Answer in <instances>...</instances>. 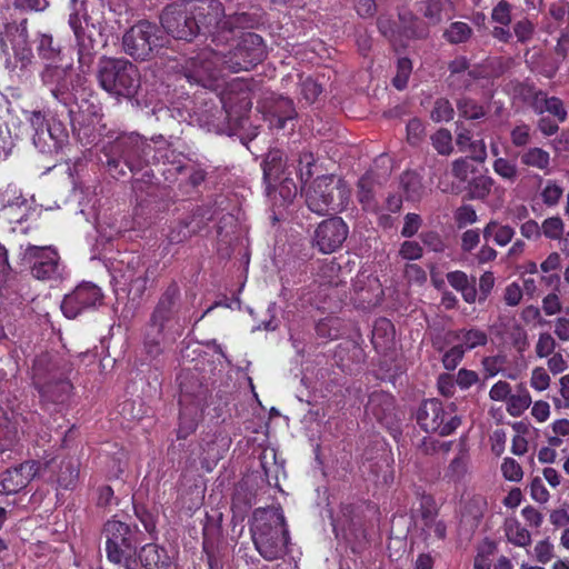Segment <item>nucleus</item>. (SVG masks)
I'll return each instance as SVG.
<instances>
[{"instance_id":"obj_1","label":"nucleus","mask_w":569,"mask_h":569,"mask_svg":"<svg viewBox=\"0 0 569 569\" xmlns=\"http://www.w3.org/2000/svg\"><path fill=\"white\" fill-rule=\"evenodd\" d=\"M233 33L224 34L223 41L214 49L203 48L186 61L183 72L190 83L217 89L224 70L248 71L263 60L266 47L260 36L246 32L236 39Z\"/></svg>"},{"instance_id":"obj_2","label":"nucleus","mask_w":569,"mask_h":569,"mask_svg":"<svg viewBox=\"0 0 569 569\" xmlns=\"http://www.w3.org/2000/svg\"><path fill=\"white\" fill-rule=\"evenodd\" d=\"M41 81L54 99L69 107L73 121L91 123L99 116L98 104L87 99L86 78L71 66L47 64Z\"/></svg>"},{"instance_id":"obj_3","label":"nucleus","mask_w":569,"mask_h":569,"mask_svg":"<svg viewBox=\"0 0 569 569\" xmlns=\"http://www.w3.org/2000/svg\"><path fill=\"white\" fill-rule=\"evenodd\" d=\"M256 550L267 561L282 558L289 543V531L281 508H259L250 526Z\"/></svg>"},{"instance_id":"obj_4","label":"nucleus","mask_w":569,"mask_h":569,"mask_svg":"<svg viewBox=\"0 0 569 569\" xmlns=\"http://www.w3.org/2000/svg\"><path fill=\"white\" fill-rule=\"evenodd\" d=\"M183 13V11H181ZM184 12L193 13L200 30H207L216 47L231 34L233 27H252V21L247 13L226 14L222 3L218 0H187Z\"/></svg>"},{"instance_id":"obj_5","label":"nucleus","mask_w":569,"mask_h":569,"mask_svg":"<svg viewBox=\"0 0 569 569\" xmlns=\"http://www.w3.org/2000/svg\"><path fill=\"white\" fill-rule=\"evenodd\" d=\"M97 78L100 87L117 99L134 98L141 84L139 70L126 59H101Z\"/></svg>"},{"instance_id":"obj_6","label":"nucleus","mask_w":569,"mask_h":569,"mask_svg":"<svg viewBox=\"0 0 569 569\" xmlns=\"http://www.w3.org/2000/svg\"><path fill=\"white\" fill-rule=\"evenodd\" d=\"M349 199L350 189L347 183L332 174L318 177L306 190L308 208L318 214L342 211Z\"/></svg>"},{"instance_id":"obj_7","label":"nucleus","mask_w":569,"mask_h":569,"mask_svg":"<svg viewBox=\"0 0 569 569\" xmlns=\"http://www.w3.org/2000/svg\"><path fill=\"white\" fill-rule=\"evenodd\" d=\"M179 289L170 286L160 297L146 335V346H159L171 332L174 331L178 321L176 319Z\"/></svg>"},{"instance_id":"obj_8","label":"nucleus","mask_w":569,"mask_h":569,"mask_svg":"<svg viewBox=\"0 0 569 569\" xmlns=\"http://www.w3.org/2000/svg\"><path fill=\"white\" fill-rule=\"evenodd\" d=\"M104 535L108 560L117 565L123 563L126 569H136L134 533L130 527L124 522L110 520L104 526Z\"/></svg>"},{"instance_id":"obj_9","label":"nucleus","mask_w":569,"mask_h":569,"mask_svg":"<svg viewBox=\"0 0 569 569\" xmlns=\"http://www.w3.org/2000/svg\"><path fill=\"white\" fill-rule=\"evenodd\" d=\"M167 38L154 23L140 21L131 27L122 38L124 51L134 59L146 60L154 50L166 44Z\"/></svg>"},{"instance_id":"obj_10","label":"nucleus","mask_w":569,"mask_h":569,"mask_svg":"<svg viewBox=\"0 0 569 569\" xmlns=\"http://www.w3.org/2000/svg\"><path fill=\"white\" fill-rule=\"evenodd\" d=\"M417 422L426 432L448 436L459 427L461 421L452 405L443 406L437 399H429L419 407Z\"/></svg>"},{"instance_id":"obj_11","label":"nucleus","mask_w":569,"mask_h":569,"mask_svg":"<svg viewBox=\"0 0 569 569\" xmlns=\"http://www.w3.org/2000/svg\"><path fill=\"white\" fill-rule=\"evenodd\" d=\"M33 131L32 142L41 152H52L61 148L68 138L63 123L54 118L46 119L41 111L24 112Z\"/></svg>"},{"instance_id":"obj_12","label":"nucleus","mask_w":569,"mask_h":569,"mask_svg":"<svg viewBox=\"0 0 569 569\" xmlns=\"http://www.w3.org/2000/svg\"><path fill=\"white\" fill-rule=\"evenodd\" d=\"M122 267L116 269L113 278L133 298H140L150 280L149 267L139 254L128 253L120 261Z\"/></svg>"},{"instance_id":"obj_13","label":"nucleus","mask_w":569,"mask_h":569,"mask_svg":"<svg viewBox=\"0 0 569 569\" xmlns=\"http://www.w3.org/2000/svg\"><path fill=\"white\" fill-rule=\"evenodd\" d=\"M187 9V0L168 6L161 14L163 29L176 39L190 41L200 31V24L193 13L181 12Z\"/></svg>"},{"instance_id":"obj_14","label":"nucleus","mask_w":569,"mask_h":569,"mask_svg":"<svg viewBox=\"0 0 569 569\" xmlns=\"http://www.w3.org/2000/svg\"><path fill=\"white\" fill-rule=\"evenodd\" d=\"M26 258L32 261L31 272L39 280H58L62 277L63 266L57 250L52 247L29 244Z\"/></svg>"},{"instance_id":"obj_15","label":"nucleus","mask_w":569,"mask_h":569,"mask_svg":"<svg viewBox=\"0 0 569 569\" xmlns=\"http://www.w3.org/2000/svg\"><path fill=\"white\" fill-rule=\"evenodd\" d=\"M49 463L31 460L6 470L0 475V493L12 495L19 492L31 479L43 476Z\"/></svg>"},{"instance_id":"obj_16","label":"nucleus","mask_w":569,"mask_h":569,"mask_svg":"<svg viewBox=\"0 0 569 569\" xmlns=\"http://www.w3.org/2000/svg\"><path fill=\"white\" fill-rule=\"evenodd\" d=\"M71 13L69 16V26L71 27L79 51L81 53L89 52L93 49L92 30L96 29V24L99 22L98 19L88 14V3L71 0Z\"/></svg>"},{"instance_id":"obj_17","label":"nucleus","mask_w":569,"mask_h":569,"mask_svg":"<svg viewBox=\"0 0 569 569\" xmlns=\"http://www.w3.org/2000/svg\"><path fill=\"white\" fill-rule=\"evenodd\" d=\"M102 295L99 287L91 282H84L64 297L61 302V310L67 318L73 319L83 310L100 303Z\"/></svg>"},{"instance_id":"obj_18","label":"nucleus","mask_w":569,"mask_h":569,"mask_svg":"<svg viewBox=\"0 0 569 569\" xmlns=\"http://www.w3.org/2000/svg\"><path fill=\"white\" fill-rule=\"evenodd\" d=\"M348 232V226L341 218H330L317 227L313 241L322 253H331L342 246Z\"/></svg>"},{"instance_id":"obj_19","label":"nucleus","mask_w":569,"mask_h":569,"mask_svg":"<svg viewBox=\"0 0 569 569\" xmlns=\"http://www.w3.org/2000/svg\"><path fill=\"white\" fill-rule=\"evenodd\" d=\"M204 400V391L199 388V392L192 398L191 393L187 390L186 386L181 382V425L178 430L179 438H186L190 432L196 429V420L199 412L202 410Z\"/></svg>"},{"instance_id":"obj_20","label":"nucleus","mask_w":569,"mask_h":569,"mask_svg":"<svg viewBox=\"0 0 569 569\" xmlns=\"http://www.w3.org/2000/svg\"><path fill=\"white\" fill-rule=\"evenodd\" d=\"M422 511V531L428 542L443 540L447 532V526L443 520L437 517L435 501L431 497L425 496L421 499Z\"/></svg>"},{"instance_id":"obj_21","label":"nucleus","mask_w":569,"mask_h":569,"mask_svg":"<svg viewBox=\"0 0 569 569\" xmlns=\"http://www.w3.org/2000/svg\"><path fill=\"white\" fill-rule=\"evenodd\" d=\"M119 144L127 148L122 157L131 171L134 169V157L143 156L144 158H148L151 151L157 150V148L152 147L150 143L144 141L139 134L134 133L130 134L127 138H122L119 141Z\"/></svg>"},{"instance_id":"obj_22","label":"nucleus","mask_w":569,"mask_h":569,"mask_svg":"<svg viewBox=\"0 0 569 569\" xmlns=\"http://www.w3.org/2000/svg\"><path fill=\"white\" fill-rule=\"evenodd\" d=\"M56 369V366L49 362L47 356L36 359L32 367L33 380L43 393L51 392V385L57 378Z\"/></svg>"},{"instance_id":"obj_23","label":"nucleus","mask_w":569,"mask_h":569,"mask_svg":"<svg viewBox=\"0 0 569 569\" xmlns=\"http://www.w3.org/2000/svg\"><path fill=\"white\" fill-rule=\"evenodd\" d=\"M139 559L146 569H168L171 565V558L167 551L154 543L143 546Z\"/></svg>"},{"instance_id":"obj_24","label":"nucleus","mask_w":569,"mask_h":569,"mask_svg":"<svg viewBox=\"0 0 569 569\" xmlns=\"http://www.w3.org/2000/svg\"><path fill=\"white\" fill-rule=\"evenodd\" d=\"M521 164L550 173L551 171V156L540 147H529L520 153Z\"/></svg>"},{"instance_id":"obj_25","label":"nucleus","mask_w":569,"mask_h":569,"mask_svg":"<svg viewBox=\"0 0 569 569\" xmlns=\"http://www.w3.org/2000/svg\"><path fill=\"white\" fill-rule=\"evenodd\" d=\"M283 173L282 152L279 150L270 151L263 161V178L267 183L269 194L271 192V188L274 187V183L282 179L281 176Z\"/></svg>"},{"instance_id":"obj_26","label":"nucleus","mask_w":569,"mask_h":569,"mask_svg":"<svg viewBox=\"0 0 569 569\" xmlns=\"http://www.w3.org/2000/svg\"><path fill=\"white\" fill-rule=\"evenodd\" d=\"M455 340L463 351L483 347L489 341L488 333L477 327L463 328L455 332Z\"/></svg>"},{"instance_id":"obj_27","label":"nucleus","mask_w":569,"mask_h":569,"mask_svg":"<svg viewBox=\"0 0 569 569\" xmlns=\"http://www.w3.org/2000/svg\"><path fill=\"white\" fill-rule=\"evenodd\" d=\"M20 121L11 118L0 121V156L8 157L14 147L16 140L21 137Z\"/></svg>"},{"instance_id":"obj_28","label":"nucleus","mask_w":569,"mask_h":569,"mask_svg":"<svg viewBox=\"0 0 569 569\" xmlns=\"http://www.w3.org/2000/svg\"><path fill=\"white\" fill-rule=\"evenodd\" d=\"M154 144L158 147L157 150H154L153 161L162 162L163 164L168 163L172 167L171 169L162 170V173H166V171L170 172L171 170L181 172L184 169V157L181 153H176L167 147L166 141L161 138L159 141H154Z\"/></svg>"},{"instance_id":"obj_29","label":"nucleus","mask_w":569,"mask_h":569,"mask_svg":"<svg viewBox=\"0 0 569 569\" xmlns=\"http://www.w3.org/2000/svg\"><path fill=\"white\" fill-rule=\"evenodd\" d=\"M469 473V458L465 452H459L445 470L443 479L453 485H460Z\"/></svg>"},{"instance_id":"obj_30","label":"nucleus","mask_w":569,"mask_h":569,"mask_svg":"<svg viewBox=\"0 0 569 569\" xmlns=\"http://www.w3.org/2000/svg\"><path fill=\"white\" fill-rule=\"evenodd\" d=\"M395 340V327L388 319L376 321L372 330V343L376 349H389Z\"/></svg>"},{"instance_id":"obj_31","label":"nucleus","mask_w":569,"mask_h":569,"mask_svg":"<svg viewBox=\"0 0 569 569\" xmlns=\"http://www.w3.org/2000/svg\"><path fill=\"white\" fill-rule=\"evenodd\" d=\"M482 233L485 239L492 238L496 244L505 247L512 240L515 230L508 224H501L497 220H491L483 228Z\"/></svg>"},{"instance_id":"obj_32","label":"nucleus","mask_w":569,"mask_h":569,"mask_svg":"<svg viewBox=\"0 0 569 569\" xmlns=\"http://www.w3.org/2000/svg\"><path fill=\"white\" fill-rule=\"evenodd\" d=\"M531 403V396L529 391L523 388L517 393L510 395L506 402V410L511 417L518 418L522 416L527 409L530 408Z\"/></svg>"},{"instance_id":"obj_33","label":"nucleus","mask_w":569,"mask_h":569,"mask_svg":"<svg viewBox=\"0 0 569 569\" xmlns=\"http://www.w3.org/2000/svg\"><path fill=\"white\" fill-rule=\"evenodd\" d=\"M3 202H4V209L9 210V212H13L16 210L21 211V214L17 219L18 221H21L26 217V208H27V200L21 196V192L18 190L14 186H8L7 189L3 191Z\"/></svg>"},{"instance_id":"obj_34","label":"nucleus","mask_w":569,"mask_h":569,"mask_svg":"<svg viewBox=\"0 0 569 569\" xmlns=\"http://www.w3.org/2000/svg\"><path fill=\"white\" fill-rule=\"evenodd\" d=\"M270 124L278 129L283 128L286 126V121L293 118L295 109L292 101L287 98H280L277 101L276 109L270 111Z\"/></svg>"},{"instance_id":"obj_35","label":"nucleus","mask_w":569,"mask_h":569,"mask_svg":"<svg viewBox=\"0 0 569 569\" xmlns=\"http://www.w3.org/2000/svg\"><path fill=\"white\" fill-rule=\"evenodd\" d=\"M506 536L508 541L518 547H527L531 542L530 532L515 519L506 522Z\"/></svg>"},{"instance_id":"obj_36","label":"nucleus","mask_w":569,"mask_h":569,"mask_svg":"<svg viewBox=\"0 0 569 569\" xmlns=\"http://www.w3.org/2000/svg\"><path fill=\"white\" fill-rule=\"evenodd\" d=\"M401 184L408 200L416 201L422 194V184L420 177L415 172H406L401 177Z\"/></svg>"},{"instance_id":"obj_37","label":"nucleus","mask_w":569,"mask_h":569,"mask_svg":"<svg viewBox=\"0 0 569 569\" xmlns=\"http://www.w3.org/2000/svg\"><path fill=\"white\" fill-rule=\"evenodd\" d=\"M492 186V178L488 176L476 177L469 184V196L476 200H483L490 193Z\"/></svg>"},{"instance_id":"obj_38","label":"nucleus","mask_w":569,"mask_h":569,"mask_svg":"<svg viewBox=\"0 0 569 569\" xmlns=\"http://www.w3.org/2000/svg\"><path fill=\"white\" fill-rule=\"evenodd\" d=\"M358 199L366 209H375L373 201V179L370 174H365L358 182Z\"/></svg>"},{"instance_id":"obj_39","label":"nucleus","mask_w":569,"mask_h":569,"mask_svg":"<svg viewBox=\"0 0 569 569\" xmlns=\"http://www.w3.org/2000/svg\"><path fill=\"white\" fill-rule=\"evenodd\" d=\"M79 477V466L74 461L63 462L60 475L58 476V483L64 489H71L76 486Z\"/></svg>"},{"instance_id":"obj_40","label":"nucleus","mask_w":569,"mask_h":569,"mask_svg":"<svg viewBox=\"0 0 569 569\" xmlns=\"http://www.w3.org/2000/svg\"><path fill=\"white\" fill-rule=\"evenodd\" d=\"M13 51L17 59L21 61L22 67H26L31 62L32 50L28 44L26 30L19 31L17 39L13 43Z\"/></svg>"},{"instance_id":"obj_41","label":"nucleus","mask_w":569,"mask_h":569,"mask_svg":"<svg viewBox=\"0 0 569 569\" xmlns=\"http://www.w3.org/2000/svg\"><path fill=\"white\" fill-rule=\"evenodd\" d=\"M18 439L16 426L7 418L0 423V451L8 450Z\"/></svg>"},{"instance_id":"obj_42","label":"nucleus","mask_w":569,"mask_h":569,"mask_svg":"<svg viewBox=\"0 0 569 569\" xmlns=\"http://www.w3.org/2000/svg\"><path fill=\"white\" fill-rule=\"evenodd\" d=\"M471 28L465 22H453L446 30L445 37L451 43H461L471 37Z\"/></svg>"},{"instance_id":"obj_43","label":"nucleus","mask_w":569,"mask_h":569,"mask_svg":"<svg viewBox=\"0 0 569 569\" xmlns=\"http://www.w3.org/2000/svg\"><path fill=\"white\" fill-rule=\"evenodd\" d=\"M529 385L538 392L546 391L551 385V377L548 370L540 366L535 367L530 373Z\"/></svg>"},{"instance_id":"obj_44","label":"nucleus","mask_w":569,"mask_h":569,"mask_svg":"<svg viewBox=\"0 0 569 569\" xmlns=\"http://www.w3.org/2000/svg\"><path fill=\"white\" fill-rule=\"evenodd\" d=\"M563 189L553 180H548L540 191L542 202L548 207L556 206L562 197Z\"/></svg>"},{"instance_id":"obj_45","label":"nucleus","mask_w":569,"mask_h":569,"mask_svg":"<svg viewBox=\"0 0 569 569\" xmlns=\"http://www.w3.org/2000/svg\"><path fill=\"white\" fill-rule=\"evenodd\" d=\"M493 170L502 179L511 182L518 177V168L516 163L506 158L498 157L493 162Z\"/></svg>"},{"instance_id":"obj_46","label":"nucleus","mask_w":569,"mask_h":569,"mask_svg":"<svg viewBox=\"0 0 569 569\" xmlns=\"http://www.w3.org/2000/svg\"><path fill=\"white\" fill-rule=\"evenodd\" d=\"M418 10L432 26L438 24L441 21V2L439 0L421 1Z\"/></svg>"},{"instance_id":"obj_47","label":"nucleus","mask_w":569,"mask_h":569,"mask_svg":"<svg viewBox=\"0 0 569 569\" xmlns=\"http://www.w3.org/2000/svg\"><path fill=\"white\" fill-rule=\"evenodd\" d=\"M557 347L556 339L549 332H541L535 346L538 358H548L555 353Z\"/></svg>"},{"instance_id":"obj_48","label":"nucleus","mask_w":569,"mask_h":569,"mask_svg":"<svg viewBox=\"0 0 569 569\" xmlns=\"http://www.w3.org/2000/svg\"><path fill=\"white\" fill-rule=\"evenodd\" d=\"M565 223L559 217H550L543 220L541 232L549 239H560L563 234Z\"/></svg>"},{"instance_id":"obj_49","label":"nucleus","mask_w":569,"mask_h":569,"mask_svg":"<svg viewBox=\"0 0 569 569\" xmlns=\"http://www.w3.org/2000/svg\"><path fill=\"white\" fill-rule=\"evenodd\" d=\"M432 144L435 149L440 154H450L452 151V137L450 131L447 129H440L438 130L432 137H431Z\"/></svg>"},{"instance_id":"obj_50","label":"nucleus","mask_w":569,"mask_h":569,"mask_svg":"<svg viewBox=\"0 0 569 569\" xmlns=\"http://www.w3.org/2000/svg\"><path fill=\"white\" fill-rule=\"evenodd\" d=\"M501 472L506 480L519 482L523 478L521 466L512 458H505L501 463Z\"/></svg>"},{"instance_id":"obj_51","label":"nucleus","mask_w":569,"mask_h":569,"mask_svg":"<svg viewBox=\"0 0 569 569\" xmlns=\"http://www.w3.org/2000/svg\"><path fill=\"white\" fill-rule=\"evenodd\" d=\"M455 111L450 102L446 99H438L435 102L433 110L431 111V119L436 122L450 121L453 118Z\"/></svg>"},{"instance_id":"obj_52","label":"nucleus","mask_w":569,"mask_h":569,"mask_svg":"<svg viewBox=\"0 0 569 569\" xmlns=\"http://www.w3.org/2000/svg\"><path fill=\"white\" fill-rule=\"evenodd\" d=\"M411 69H412V64L409 59L401 58L398 60L397 74L392 81L393 86L397 89L402 90L407 86L409 76L411 73Z\"/></svg>"},{"instance_id":"obj_53","label":"nucleus","mask_w":569,"mask_h":569,"mask_svg":"<svg viewBox=\"0 0 569 569\" xmlns=\"http://www.w3.org/2000/svg\"><path fill=\"white\" fill-rule=\"evenodd\" d=\"M530 488V497L532 500L540 505H545L550 499V493L546 488L542 479L540 477H535L529 485Z\"/></svg>"},{"instance_id":"obj_54","label":"nucleus","mask_w":569,"mask_h":569,"mask_svg":"<svg viewBox=\"0 0 569 569\" xmlns=\"http://www.w3.org/2000/svg\"><path fill=\"white\" fill-rule=\"evenodd\" d=\"M39 56L42 59L54 61L59 56V50L53 46V39L51 36L42 34L39 39L38 44Z\"/></svg>"},{"instance_id":"obj_55","label":"nucleus","mask_w":569,"mask_h":569,"mask_svg":"<svg viewBox=\"0 0 569 569\" xmlns=\"http://www.w3.org/2000/svg\"><path fill=\"white\" fill-rule=\"evenodd\" d=\"M458 110L467 119H479L485 114L483 108L469 99L459 100Z\"/></svg>"},{"instance_id":"obj_56","label":"nucleus","mask_w":569,"mask_h":569,"mask_svg":"<svg viewBox=\"0 0 569 569\" xmlns=\"http://www.w3.org/2000/svg\"><path fill=\"white\" fill-rule=\"evenodd\" d=\"M510 138L516 147L527 146L531 140L530 127L526 123L516 126L510 132Z\"/></svg>"},{"instance_id":"obj_57","label":"nucleus","mask_w":569,"mask_h":569,"mask_svg":"<svg viewBox=\"0 0 569 569\" xmlns=\"http://www.w3.org/2000/svg\"><path fill=\"white\" fill-rule=\"evenodd\" d=\"M477 219L478 216L476 213V210L469 204L461 206L455 212V220L459 228L472 224L477 221Z\"/></svg>"},{"instance_id":"obj_58","label":"nucleus","mask_w":569,"mask_h":569,"mask_svg":"<svg viewBox=\"0 0 569 569\" xmlns=\"http://www.w3.org/2000/svg\"><path fill=\"white\" fill-rule=\"evenodd\" d=\"M551 428L556 436L549 438V443L553 447H559L562 443L560 437L569 436V419L562 418L555 420Z\"/></svg>"},{"instance_id":"obj_59","label":"nucleus","mask_w":569,"mask_h":569,"mask_svg":"<svg viewBox=\"0 0 569 569\" xmlns=\"http://www.w3.org/2000/svg\"><path fill=\"white\" fill-rule=\"evenodd\" d=\"M533 555L537 561L547 563L553 557V545L548 540H540L533 548Z\"/></svg>"},{"instance_id":"obj_60","label":"nucleus","mask_w":569,"mask_h":569,"mask_svg":"<svg viewBox=\"0 0 569 569\" xmlns=\"http://www.w3.org/2000/svg\"><path fill=\"white\" fill-rule=\"evenodd\" d=\"M511 385L507 381L499 380L489 390V397L493 401L507 402L511 395Z\"/></svg>"},{"instance_id":"obj_61","label":"nucleus","mask_w":569,"mask_h":569,"mask_svg":"<svg viewBox=\"0 0 569 569\" xmlns=\"http://www.w3.org/2000/svg\"><path fill=\"white\" fill-rule=\"evenodd\" d=\"M465 352L458 343L450 348L442 357L445 368L448 370L456 369L461 362Z\"/></svg>"},{"instance_id":"obj_62","label":"nucleus","mask_w":569,"mask_h":569,"mask_svg":"<svg viewBox=\"0 0 569 569\" xmlns=\"http://www.w3.org/2000/svg\"><path fill=\"white\" fill-rule=\"evenodd\" d=\"M425 134L423 123L417 119H411L407 124V139L411 144H418Z\"/></svg>"},{"instance_id":"obj_63","label":"nucleus","mask_w":569,"mask_h":569,"mask_svg":"<svg viewBox=\"0 0 569 569\" xmlns=\"http://www.w3.org/2000/svg\"><path fill=\"white\" fill-rule=\"evenodd\" d=\"M492 20L507 27L511 21V7L506 1H500L492 10Z\"/></svg>"},{"instance_id":"obj_64","label":"nucleus","mask_w":569,"mask_h":569,"mask_svg":"<svg viewBox=\"0 0 569 569\" xmlns=\"http://www.w3.org/2000/svg\"><path fill=\"white\" fill-rule=\"evenodd\" d=\"M321 92V86L313 79L307 78L301 82V94L308 102H313Z\"/></svg>"}]
</instances>
